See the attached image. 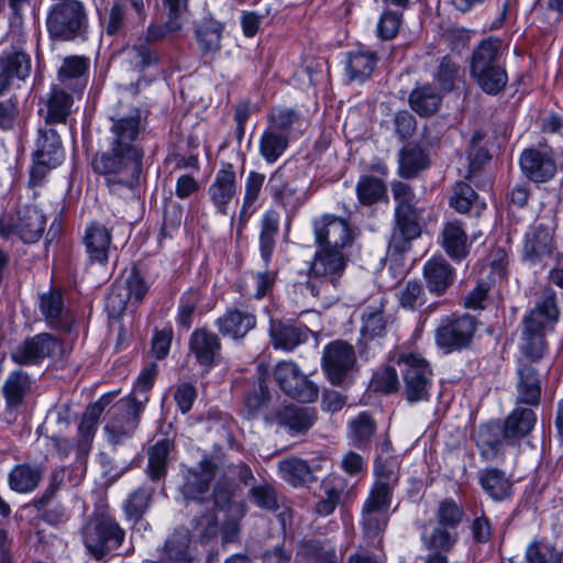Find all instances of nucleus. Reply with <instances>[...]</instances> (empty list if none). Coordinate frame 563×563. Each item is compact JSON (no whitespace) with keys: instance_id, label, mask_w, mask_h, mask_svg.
Masks as SVG:
<instances>
[{"instance_id":"nucleus-31","label":"nucleus","mask_w":563,"mask_h":563,"mask_svg":"<svg viewBox=\"0 0 563 563\" xmlns=\"http://www.w3.org/2000/svg\"><path fill=\"white\" fill-rule=\"evenodd\" d=\"M478 482L483 490L494 500L504 501L512 495V484L506 474L497 468L481 472Z\"/></svg>"},{"instance_id":"nucleus-60","label":"nucleus","mask_w":563,"mask_h":563,"mask_svg":"<svg viewBox=\"0 0 563 563\" xmlns=\"http://www.w3.org/2000/svg\"><path fill=\"white\" fill-rule=\"evenodd\" d=\"M63 308L64 301L59 291L46 292L40 298V309L51 323L59 319Z\"/></svg>"},{"instance_id":"nucleus-50","label":"nucleus","mask_w":563,"mask_h":563,"mask_svg":"<svg viewBox=\"0 0 563 563\" xmlns=\"http://www.w3.org/2000/svg\"><path fill=\"white\" fill-rule=\"evenodd\" d=\"M479 87L487 93L496 95L503 90L508 81L507 73L503 65H497L472 73Z\"/></svg>"},{"instance_id":"nucleus-19","label":"nucleus","mask_w":563,"mask_h":563,"mask_svg":"<svg viewBox=\"0 0 563 563\" xmlns=\"http://www.w3.org/2000/svg\"><path fill=\"white\" fill-rule=\"evenodd\" d=\"M208 194L218 212L227 214L229 205L236 195V177L231 164H225L218 170Z\"/></svg>"},{"instance_id":"nucleus-39","label":"nucleus","mask_w":563,"mask_h":563,"mask_svg":"<svg viewBox=\"0 0 563 563\" xmlns=\"http://www.w3.org/2000/svg\"><path fill=\"white\" fill-rule=\"evenodd\" d=\"M43 148V145H41L40 150L35 151L33 154L34 164L29 180L30 186L33 188L40 186L46 177L47 172L52 168H56L64 159V153L58 148H51L52 152H45Z\"/></svg>"},{"instance_id":"nucleus-44","label":"nucleus","mask_w":563,"mask_h":563,"mask_svg":"<svg viewBox=\"0 0 563 563\" xmlns=\"http://www.w3.org/2000/svg\"><path fill=\"white\" fill-rule=\"evenodd\" d=\"M342 481L339 477H328L322 481L321 494L316 503L314 510L320 516L331 515L341 499Z\"/></svg>"},{"instance_id":"nucleus-37","label":"nucleus","mask_w":563,"mask_h":563,"mask_svg":"<svg viewBox=\"0 0 563 563\" xmlns=\"http://www.w3.org/2000/svg\"><path fill=\"white\" fill-rule=\"evenodd\" d=\"M375 431L376 423L366 411L360 412L351 419L347 426V437L351 444L361 450L371 445Z\"/></svg>"},{"instance_id":"nucleus-43","label":"nucleus","mask_w":563,"mask_h":563,"mask_svg":"<svg viewBox=\"0 0 563 563\" xmlns=\"http://www.w3.org/2000/svg\"><path fill=\"white\" fill-rule=\"evenodd\" d=\"M265 175L257 172H250L245 179L243 206L240 211V225H244L251 216L256 211V201L260 198Z\"/></svg>"},{"instance_id":"nucleus-8","label":"nucleus","mask_w":563,"mask_h":563,"mask_svg":"<svg viewBox=\"0 0 563 563\" xmlns=\"http://www.w3.org/2000/svg\"><path fill=\"white\" fill-rule=\"evenodd\" d=\"M147 399L136 397L134 401L122 400L111 408L110 418L104 426L107 440L111 445L125 444L133 437Z\"/></svg>"},{"instance_id":"nucleus-14","label":"nucleus","mask_w":563,"mask_h":563,"mask_svg":"<svg viewBox=\"0 0 563 563\" xmlns=\"http://www.w3.org/2000/svg\"><path fill=\"white\" fill-rule=\"evenodd\" d=\"M217 476L213 464L203 460L197 468H189L184 475L181 493L188 500L213 505V493L210 494V482Z\"/></svg>"},{"instance_id":"nucleus-15","label":"nucleus","mask_w":563,"mask_h":563,"mask_svg":"<svg viewBox=\"0 0 563 563\" xmlns=\"http://www.w3.org/2000/svg\"><path fill=\"white\" fill-rule=\"evenodd\" d=\"M59 349L58 341L48 333L37 334L18 345L11 353L13 362L20 365H35Z\"/></svg>"},{"instance_id":"nucleus-23","label":"nucleus","mask_w":563,"mask_h":563,"mask_svg":"<svg viewBox=\"0 0 563 563\" xmlns=\"http://www.w3.org/2000/svg\"><path fill=\"white\" fill-rule=\"evenodd\" d=\"M89 58L84 56H69L63 60L58 70V79L65 87L81 92L87 85Z\"/></svg>"},{"instance_id":"nucleus-35","label":"nucleus","mask_w":563,"mask_h":563,"mask_svg":"<svg viewBox=\"0 0 563 563\" xmlns=\"http://www.w3.org/2000/svg\"><path fill=\"white\" fill-rule=\"evenodd\" d=\"M442 246L454 261H462L468 253L467 235L457 221L445 223L442 231Z\"/></svg>"},{"instance_id":"nucleus-22","label":"nucleus","mask_w":563,"mask_h":563,"mask_svg":"<svg viewBox=\"0 0 563 563\" xmlns=\"http://www.w3.org/2000/svg\"><path fill=\"white\" fill-rule=\"evenodd\" d=\"M423 276L431 294L442 295L454 280V271L441 256L429 258L423 266Z\"/></svg>"},{"instance_id":"nucleus-11","label":"nucleus","mask_w":563,"mask_h":563,"mask_svg":"<svg viewBox=\"0 0 563 563\" xmlns=\"http://www.w3.org/2000/svg\"><path fill=\"white\" fill-rule=\"evenodd\" d=\"M475 330V320L470 316L446 317L437 329L435 342L445 353H451L467 346Z\"/></svg>"},{"instance_id":"nucleus-45","label":"nucleus","mask_w":563,"mask_h":563,"mask_svg":"<svg viewBox=\"0 0 563 563\" xmlns=\"http://www.w3.org/2000/svg\"><path fill=\"white\" fill-rule=\"evenodd\" d=\"M73 98L62 89L54 87L46 102L45 122L65 123L70 113Z\"/></svg>"},{"instance_id":"nucleus-54","label":"nucleus","mask_w":563,"mask_h":563,"mask_svg":"<svg viewBox=\"0 0 563 563\" xmlns=\"http://www.w3.org/2000/svg\"><path fill=\"white\" fill-rule=\"evenodd\" d=\"M527 563H559L561 552L548 541H532L526 549Z\"/></svg>"},{"instance_id":"nucleus-7","label":"nucleus","mask_w":563,"mask_h":563,"mask_svg":"<svg viewBox=\"0 0 563 563\" xmlns=\"http://www.w3.org/2000/svg\"><path fill=\"white\" fill-rule=\"evenodd\" d=\"M124 530L107 515L93 516L81 530L84 544L96 559H101L118 549L124 540Z\"/></svg>"},{"instance_id":"nucleus-42","label":"nucleus","mask_w":563,"mask_h":563,"mask_svg":"<svg viewBox=\"0 0 563 563\" xmlns=\"http://www.w3.org/2000/svg\"><path fill=\"white\" fill-rule=\"evenodd\" d=\"M288 135L266 128L260 137V154L267 164H274L287 150Z\"/></svg>"},{"instance_id":"nucleus-46","label":"nucleus","mask_w":563,"mask_h":563,"mask_svg":"<svg viewBox=\"0 0 563 563\" xmlns=\"http://www.w3.org/2000/svg\"><path fill=\"white\" fill-rule=\"evenodd\" d=\"M313 422V411L307 407L287 406L279 412V423L296 433L308 430Z\"/></svg>"},{"instance_id":"nucleus-62","label":"nucleus","mask_w":563,"mask_h":563,"mask_svg":"<svg viewBox=\"0 0 563 563\" xmlns=\"http://www.w3.org/2000/svg\"><path fill=\"white\" fill-rule=\"evenodd\" d=\"M372 384L377 391L389 394L396 390L399 385L397 371L391 366L377 371L373 376Z\"/></svg>"},{"instance_id":"nucleus-57","label":"nucleus","mask_w":563,"mask_h":563,"mask_svg":"<svg viewBox=\"0 0 563 563\" xmlns=\"http://www.w3.org/2000/svg\"><path fill=\"white\" fill-rule=\"evenodd\" d=\"M474 203H479L481 207H485L484 202L478 201L477 194L470 185L457 183L453 196L450 199V206L457 212L464 213L468 211Z\"/></svg>"},{"instance_id":"nucleus-21","label":"nucleus","mask_w":563,"mask_h":563,"mask_svg":"<svg viewBox=\"0 0 563 563\" xmlns=\"http://www.w3.org/2000/svg\"><path fill=\"white\" fill-rule=\"evenodd\" d=\"M309 334L310 330L302 324L271 320L269 335L275 349L292 351L296 346L306 342Z\"/></svg>"},{"instance_id":"nucleus-1","label":"nucleus","mask_w":563,"mask_h":563,"mask_svg":"<svg viewBox=\"0 0 563 563\" xmlns=\"http://www.w3.org/2000/svg\"><path fill=\"white\" fill-rule=\"evenodd\" d=\"M110 119L109 147L95 156L92 168L103 177L112 195L128 197L134 194L141 174L143 152L136 141L142 129V113L139 108L120 103Z\"/></svg>"},{"instance_id":"nucleus-27","label":"nucleus","mask_w":563,"mask_h":563,"mask_svg":"<svg viewBox=\"0 0 563 563\" xmlns=\"http://www.w3.org/2000/svg\"><path fill=\"white\" fill-rule=\"evenodd\" d=\"M44 472L45 468L41 464H19L9 473V486L20 494L31 493L38 486Z\"/></svg>"},{"instance_id":"nucleus-24","label":"nucleus","mask_w":563,"mask_h":563,"mask_svg":"<svg viewBox=\"0 0 563 563\" xmlns=\"http://www.w3.org/2000/svg\"><path fill=\"white\" fill-rule=\"evenodd\" d=\"M255 324V316L245 309L228 310L225 314L217 320L219 331L232 339L245 336Z\"/></svg>"},{"instance_id":"nucleus-61","label":"nucleus","mask_w":563,"mask_h":563,"mask_svg":"<svg viewBox=\"0 0 563 563\" xmlns=\"http://www.w3.org/2000/svg\"><path fill=\"white\" fill-rule=\"evenodd\" d=\"M399 302L402 308L416 309L424 302V292L418 282H408L399 292Z\"/></svg>"},{"instance_id":"nucleus-13","label":"nucleus","mask_w":563,"mask_h":563,"mask_svg":"<svg viewBox=\"0 0 563 563\" xmlns=\"http://www.w3.org/2000/svg\"><path fill=\"white\" fill-rule=\"evenodd\" d=\"M233 483L218 482L213 488V507L225 511L228 519L222 527V542L231 543L239 536V519L243 516L241 506L232 503Z\"/></svg>"},{"instance_id":"nucleus-28","label":"nucleus","mask_w":563,"mask_h":563,"mask_svg":"<svg viewBox=\"0 0 563 563\" xmlns=\"http://www.w3.org/2000/svg\"><path fill=\"white\" fill-rule=\"evenodd\" d=\"M344 266V257L340 250L323 247L314 257L311 273L316 277L333 283L342 274Z\"/></svg>"},{"instance_id":"nucleus-34","label":"nucleus","mask_w":563,"mask_h":563,"mask_svg":"<svg viewBox=\"0 0 563 563\" xmlns=\"http://www.w3.org/2000/svg\"><path fill=\"white\" fill-rule=\"evenodd\" d=\"M503 43L498 37H488L474 49L471 62V73L501 65Z\"/></svg>"},{"instance_id":"nucleus-18","label":"nucleus","mask_w":563,"mask_h":563,"mask_svg":"<svg viewBox=\"0 0 563 563\" xmlns=\"http://www.w3.org/2000/svg\"><path fill=\"white\" fill-rule=\"evenodd\" d=\"M519 163L523 175L533 183H545L556 173L553 157L549 153L536 148L525 150Z\"/></svg>"},{"instance_id":"nucleus-16","label":"nucleus","mask_w":563,"mask_h":563,"mask_svg":"<svg viewBox=\"0 0 563 563\" xmlns=\"http://www.w3.org/2000/svg\"><path fill=\"white\" fill-rule=\"evenodd\" d=\"M323 367L333 384H340L355 364L353 346L343 341H335L324 347Z\"/></svg>"},{"instance_id":"nucleus-55","label":"nucleus","mask_w":563,"mask_h":563,"mask_svg":"<svg viewBox=\"0 0 563 563\" xmlns=\"http://www.w3.org/2000/svg\"><path fill=\"white\" fill-rule=\"evenodd\" d=\"M386 191L384 183L375 176H363L356 185V194L361 203L372 205L379 200Z\"/></svg>"},{"instance_id":"nucleus-3","label":"nucleus","mask_w":563,"mask_h":563,"mask_svg":"<svg viewBox=\"0 0 563 563\" xmlns=\"http://www.w3.org/2000/svg\"><path fill=\"white\" fill-rule=\"evenodd\" d=\"M391 191L397 206L388 247L400 254L410 247L412 240L420 236L419 210L413 203L415 194L408 184L397 181L393 184Z\"/></svg>"},{"instance_id":"nucleus-29","label":"nucleus","mask_w":563,"mask_h":563,"mask_svg":"<svg viewBox=\"0 0 563 563\" xmlns=\"http://www.w3.org/2000/svg\"><path fill=\"white\" fill-rule=\"evenodd\" d=\"M387 323L388 317L384 312L382 301L367 306L362 313L360 342L367 344L369 341L382 338L386 333Z\"/></svg>"},{"instance_id":"nucleus-51","label":"nucleus","mask_w":563,"mask_h":563,"mask_svg":"<svg viewBox=\"0 0 563 563\" xmlns=\"http://www.w3.org/2000/svg\"><path fill=\"white\" fill-rule=\"evenodd\" d=\"M457 540V534L454 530L445 527L437 526L430 532H426L422 536L424 545L441 554L442 552H449L454 547Z\"/></svg>"},{"instance_id":"nucleus-6","label":"nucleus","mask_w":563,"mask_h":563,"mask_svg":"<svg viewBox=\"0 0 563 563\" xmlns=\"http://www.w3.org/2000/svg\"><path fill=\"white\" fill-rule=\"evenodd\" d=\"M402 372L407 399L410 402L428 400L431 388V369L428 362L416 352L398 350L393 354Z\"/></svg>"},{"instance_id":"nucleus-49","label":"nucleus","mask_w":563,"mask_h":563,"mask_svg":"<svg viewBox=\"0 0 563 563\" xmlns=\"http://www.w3.org/2000/svg\"><path fill=\"white\" fill-rule=\"evenodd\" d=\"M222 24L216 20L205 21L196 32L199 48L206 54L220 49Z\"/></svg>"},{"instance_id":"nucleus-5","label":"nucleus","mask_w":563,"mask_h":563,"mask_svg":"<svg viewBox=\"0 0 563 563\" xmlns=\"http://www.w3.org/2000/svg\"><path fill=\"white\" fill-rule=\"evenodd\" d=\"M46 27L54 40L86 38L88 18L84 4L77 0L55 3L47 13Z\"/></svg>"},{"instance_id":"nucleus-63","label":"nucleus","mask_w":563,"mask_h":563,"mask_svg":"<svg viewBox=\"0 0 563 563\" xmlns=\"http://www.w3.org/2000/svg\"><path fill=\"white\" fill-rule=\"evenodd\" d=\"M457 75L459 66L456 63L448 56L443 57L439 64L435 76L441 88L445 91L452 90Z\"/></svg>"},{"instance_id":"nucleus-52","label":"nucleus","mask_w":563,"mask_h":563,"mask_svg":"<svg viewBox=\"0 0 563 563\" xmlns=\"http://www.w3.org/2000/svg\"><path fill=\"white\" fill-rule=\"evenodd\" d=\"M428 166V158L419 147H406L400 153L399 173L402 177H413Z\"/></svg>"},{"instance_id":"nucleus-32","label":"nucleus","mask_w":563,"mask_h":563,"mask_svg":"<svg viewBox=\"0 0 563 563\" xmlns=\"http://www.w3.org/2000/svg\"><path fill=\"white\" fill-rule=\"evenodd\" d=\"M541 396V384L536 369L530 365L518 368L517 399L519 402L536 406Z\"/></svg>"},{"instance_id":"nucleus-2","label":"nucleus","mask_w":563,"mask_h":563,"mask_svg":"<svg viewBox=\"0 0 563 563\" xmlns=\"http://www.w3.org/2000/svg\"><path fill=\"white\" fill-rule=\"evenodd\" d=\"M374 472L376 481L363 506L362 515L364 533L368 538L377 537L386 528L391 493L398 483V473L391 462L377 460Z\"/></svg>"},{"instance_id":"nucleus-9","label":"nucleus","mask_w":563,"mask_h":563,"mask_svg":"<svg viewBox=\"0 0 563 563\" xmlns=\"http://www.w3.org/2000/svg\"><path fill=\"white\" fill-rule=\"evenodd\" d=\"M183 26L181 19L169 15L168 20L162 24H151L147 26L144 41H140L137 44L128 48L124 52L125 59L130 66L139 71L144 70L152 65L157 64L158 55L150 44L162 41L168 35L178 32Z\"/></svg>"},{"instance_id":"nucleus-53","label":"nucleus","mask_w":563,"mask_h":563,"mask_svg":"<svg viewBox=\"0 0 563 563\" xmlns=\"http://www.w3.org/2000/svg\"><path fill=\"white\" fill-rule=\"evenodd\" d=\"M170 442L166 439L157 441L148 449V474L152 479H159L165 475Z\"/></svg>"},{"instance_id":"nucleus-56","label":"nucleus","mask_w":563,"mask_h":563,"mask_svg":"<svg viewBox=\"0 0 563 563\" xmlns=\"http://www.w3.org/2000/svg\"><path fill=\"white\" fill-rule=\"evenodd\" d=\"M192 537L199 539L201 542H208L213 539L219 532L218 517L212 509H208L206 514L194 518L192 520Z\"/></svg>"},{"instance_id":"nucleus-33","label":"nucleus","mask_w":563,"mask_h":563,"mask_svg":"<svg viewBox=\"0 0 563 563\" xmlns=\"http://www.w3.org/2000/svg\"><path fill=\"white\" fill-rule=\"evenodd\" d=\"M31 71L30 57L22 52H15L5 58H0V95L10 85L12 78L24 79Z\"/></svg>"},{"instance_id":"nucleus-59","label":"nucleus","mask_w":563,"mask_h":563,"mask_svg":"<svg viewBox=\"0 0 563 563\" xmlns=\"http://www.w3.org/2000/svg\"><path fill=\"white\" fill-rule=\"evenodd\" d=\"M298 114L288 108H273L269 113L268 129L288 135V130L298 121Z\"/></svg>"},{"instance_id":"nucleus-30","label":"nucleus","mask_w":563,"mask_h":563,"mask_svg":"<svg viewBox=\"0 0 563 563\" xmlns=\"http://www.w3.org/2000/svg\"><path fill=\"white\" fill-rule=\"evenodd\" d=\"M189 346L198 363L209 366L219 354L221 345L217 334L205 329H198L192 332Z\"/></svg>"},{"instance_id":"nucleus-10","label":"nucleus","mask_w":563,"mask_h":563,"mask_svg":"<svg viewBox=\"0 0 563 563\" xmlns=\"http://www.w3.org/2000/svg\"><path fill=\"white\" fill-rule=\"evenodd\" d=\"M46 218L35 206H24L15 217L3 216L0 219V235L10 238L16 234L23 242L37 241L44 232Z\"/></svg>"},{"instance_id":"nucleus-17","label":"nucleus","mask_w":563,"mask_h":563,"mask_svg":"<svg viewBox=\"0 0 563 563\" xmlns=\"http://www.w3.org/2000/svg\"><path fill=\"white\" fill-rule=\"evenodd\" d=\"M316 240L323 247L340 250L349 245L353 234L347 223L334 216H324L314 222Z\"/></svg>"},{"instance_id":"nucleus-26","label":"nucleus","mask_w":563,"mask_h":563,"mask_svg":"<svg viewBox=\"0 0 563 563\" xmlns=\"http://www.w3.org/2000/svg\"><path fill=\"white\" fill-rule=\"evenodd\" d=\"M376 62V54L371 49L360 47L350 51L344 60L346 76L350 80L364 81L372 75Z\"/></svg>"},{"instance_id":"nucleus-47","label":"nucleus","mask_w":563,"mask_h":563,"mask_svg":"<svg viewBox=\"0 0 563 563\" xmlns=\"http://www.w3.org/2000/svg\"><path fill=\"white\" fill-rule=\"evenodd\" d=\"M440 102V95L429 85L412 90L409 97L411 109L422 117L433 114L438 110Z\"/></svg>"},{"instance_id":"nucleus-48","label":"nucleus","mask_w":563,"mask_h":563,"mask_svg":"<svg viewBox=\"0 0 563 563\" xmlns=\"http://www.w3.org/2000/svg\"><path fill=\"white\" fill-rule=\"evenodd\" d=\"M280 477L294 487L303 485L310 481L312 473L306 461L290 457L278 463Z\"/></svg>"},{"instance_id":"nucleus-40","label":"nucleus","mask_w":563,"mask_h":563,"mask_svg":"<svg viewBox=\"0 0 563 563\" xmlns=\"http://www.w3.org/2000/svg\"><path fill=\"white\" fill-rule=\"evenodd\" d=\"M296 563H341V559L329 542L308 541L298 551Z\"/></svg>"},{"instance_id":"nucleus-20","label":"nucleus","mask_w":563,"mask_h":563,"mask_svg":"<svg viewBox=\"0 0 563 563\" xmlns=\"http://www.w3.org/2000/svg\"><path fill=\"white\" fill-rule=\"evenodd\" d=\"M554 250L553 233L551 228L539 224L530 228L525 235L523 258L531 264H537L551 256Z\"/></svg>"},{"instance_id":"nucleus-4","label":"nucleus","mask_w":563,"mask_h":563,"mask_svg":"<svg viewBox=\"0 0 563 563\" xmlns=\"http://www.w3.org/2000/svg\"><path fill=\"white\" fill-rule=\"evenodd\" d=\"M558 319V308L553 294L547 295L542 301L523 319L520 350L530 361H539L545 351V329Z\"/></svg>"},{"instance_id":"nucleus-38","label":"nucleus","mask_w":563,"mask_h":563,"mask_svg":"<svg viewBox=\"0 0 563 563\" xmlns=\"http://www.w3.org/2000/svg\"><path fill=\"white\" fill-rule=\"evenodd\" d=\"M154 494V488L147 485L140 486L128 495L123 510L129 520H135L140 526L146 528L143 520L144 514L148 510Z\"/></svg>"},{"instance_id":"nucleus-41","label":"nucleus","mask_w":563,"mask_h":563,"mask_svg":"<svg viewBox=\"0 0 563 563\" xmlns=\"http://www.w3.org/2000/svg\"><path fill=\"white\" fill-rule=\"evenodd\" d=\"M190 536L186 530H176L165 542L162 561L143 563H189L188 545Z\"/></svg>"},{"instance_id":"nucleus-25","label":"nucleus","mask_w":563,"mask_h":563,"mask_svg":"<svg viewBox=\"0 0 563 563\" xmlns=\"http://www.w3.org/2000/svg\"><path fill=\"white\" fill-rule=\"evenodd\" d=\"M86 252L91 263L106 264L111 249V234L100 224H92L86 229L84 238Z\"/></svg>"},{"instance_id":"nucleus-58","label":"nucleus","mask_w":563,"mask_h":563,"mask_svg":"<svg viewBox=\"0 0 563 563\" xmlns=\"http://www.w3.org/2000/svg\"><path fill=\"white\" fill-rule=\"evenodd\" d=\"M27 376L21 372L12 373L3 385V394L10 406H16L22 401L27 388Z\"/></svg>"},{"instance_id":"nucleus-12","label":"nucleus","mask_w":563,"mask_h":563,"mask_svg":"<svg viewBox=\"0 0 563 563\" xmlns=\"http://www.w3.org/2000/svg\"><path fill=\"white\" fill-rule=\"evenodd\" d=\"M275 379L285 394L302 402L318 397V387L312 384L294 362L283 361L275 367Z\"/></svg>"},{"instance_id":"nucleus-36","label":"nucleus","mask_w":563,"mask_h":563,"mask_svg":"<svg viewBox=\"0 0 563 563\" xmlns=\"http://www.w3.org/2000/svg\"><path fill=\"white\" fill-rule=\"evenodd\" d=\"M536 413L531 409L516 408L506 418L503 429L504 440H516L526 437L534 427Z\"/></svg>"},{"instance_id":"nucleus-64","label":"nucleus","mask_w":563,"mask_h":563,"mask_svg":"<svg viewBox=\"0 0 563 563\" xmlns=\"http://www.w3.org/2000/svg\"><path fill=\"white\" fill-rule=\"evenodd\" d=\"M401 18L394 11H385L377 23V35L380 40L394 38L400 27Z\"/></svg>"}]
</instances>
